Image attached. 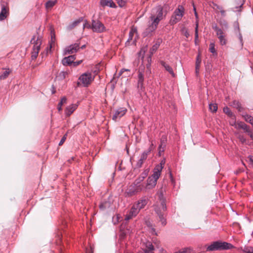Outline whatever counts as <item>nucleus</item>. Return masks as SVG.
I'll list each match as a JSON object with an SVG mask.
<instances>
[{"label": "nucleus", "mask_w": 253, "mask_h": 253, "mask_svg": "<svg viewBox=\"0 0 253 253\" xmlns=\"http://www.w3.org/2000/svg\"><path fill=\"white\" fill-rule=\"evenodd\" d=\"M166 14L164 15L163 8L161 5H158L152 10L149 17L148 25L145 31L143 32V37L151 36L157 28L160 21L163 20Z\"/></svg>", "instance_id": "nucleus-1"}, {"label": "nucleus", "mask_w": 253, "mask_h": 253, "mask_svg": "<svg viewBox=\"0 0 253 253\" xmlns=\"http://www.w3.org/2000/svg\"><path fill=\"white\" fill-rule=\"evenodd\" d=\"M158 200L154 205V209L158 216V220L161 222L162 226L167 224L166 214L167 210L166 200L164 197L163 189H161L157 193Z\"/></svg>", "instance_id": "nucleus-2"}, {"label": "nucleus", "mask_w": 253, "mask_h": 253, "mask_svg": "<svg viewBox=\"0 0 253 253\" xmlns=\"http://www.w3.org/2000/svg\"><path fill=\"white\" fill-rule=\"evenodd\" d=\"M234 247L230 243L226 242L217 241L212 242L207 248V251H215L230 250L234 248Z\"/></svg>", "instance_id": "nucleus-3"}, {"label": "nucleus", "mask_w": 253, "mask_h": 253, "mask_svg": "<svg viewBox=\"0 0 253 253\" xmlns=\"http://www.w3.org/2000/svg\"><path fill=\"white\" fill-rule=\"evenodd\" d=\"M184 13V8L182 5H178V7L174 10L169 20V24L173 25L180 21L183 17Z\"/></svg>", "instance_id": "nucleus-4"}, {"label": "nucleus", "mask_w": 253, "mask_h": 253, "mask_svg": "<svg viewBox=\"0 0 253 253\" xmlns=\"http://www.w3.org/2000/svg\"><path fill=\"white\" fill-rule=\"evenodd\" d=\"M213 29L216 32V35L219 39L220 44L222 45L226 44L227 42V34L223 29L219 28L217 25L212 27Z\"/></svg>", "instance_id": "nucleus-5"}, {"label": "nucleus", "mask_w": 253, "mask_h": 253, "mask_svg": "<svg viewBox=\"0 0 253 253\" xmlns=\"http://www.w3.org/2000/svg\"><path fill=\"white\" fill-rule=\"evenodd\" d=\"M31 42L34 44V46L33 47V51L31 53V59L32 60H35L38 56V54L41 48V45L42 44V41L38 38L36 41L35 37L34 36L31 40Z\"/></svg>", "instance_id": "nucleus-6"}, {"label": "nucleus", "mask_w": 253, "mask_h": 253, "mask_svg": "<svg viewBox=\"0 0 253 253\" xmlns=\"http://www.w3.org/2000/svg\"><path fill=\"white\" fill-rule=\"evenodd\" d=\"M94 80V77L92 76L91 73H85L82 74L79 78L80 82L78 83L79 85L81 83L84 86H88Z\"/></svg>", "instance_id": "nucleus-7"}, {"label": "nucleus", "mask_w": 253, "mask_h": 253, "mask_svg": "<svg viewBox=\"0 0 253 253\" xmlns=\"http://www.w3.org/2000/svg\"><path fill=\"white\" fill-rule=\"evenodd\" d=\"M91 28L93 32L96 33H103L106 31V28L104 24L99 20H92Z\"/></svg>", "instance_id": "nucleus-8"}, {"label": "nucleus", "mask_w": 253, "mask_h": 253, "mask_svg": "<svg viewBox=\"0 0 253 253\" xmlns=\"http://www.w3.org/2000/svg\"><path fill=\"white\" fill-rule=\"evenodd\" d=\"M1 10L0 12V20L5 19L9 14V8L7 2L2 1L1 3Z\"/></svg>", "instance_id": "nucleus-9"}, {"label": "nucleus", "mask_w": 253, "mask_h": 253, "mask_svg": "<svg viewBox=\"0 0 253 253\" xmlns=\"http://www.w3.org/2000/svg\"><path fill=\"white\" fill-rule=\"evenodd\" d=\"M79 48V43L71 44L65 48V54H70L77 52Z\"/></svg>", "instance_id": "nucleus-10"}, {"label": "nucleus", "mask_w": 253, "mask_h": 253, "mask_svg": "<svg viewBox=\"0 0 253 253\" xmlns=\"http://www.w3.org/2000/svg\"><path fill=\"white\" fill-rule=\"evenodd\" d=\"M139 211H140L133 204L129 212L126 215L125 220H128L131 219L132 217L136 216L139 212Z\"/></svg>", "instance_id": "nucleus-11"}, {"label": "nucleus", "mask_w": 253, "mask_h": 253, "mask_svg": "<svg viewBox=\"0 0 253 253\" xmlns=\"http://www.w3.org/2000/svg\"><path fill=\"white\" fill-rule=\"evenodd\" d=\"M148 199L144 197L139 199L136 203L134 204V206L140 211L141 209H143L147 204Z\"/></svg>", "instance_id": "nucleus-12"}, {"label": "nucleus", "mask_w": 253, "mask_h": 253, "mask_svg": "<svg viewBox=\"0 0 253 253\" xmlns=\"http://www.w3.org/2000/svg\"><path fill=\"white\" fill-rule=\"evenodd\" d=\"M167 142V137L166 135H163L160 139V144L159 146V154L160 156L161 153L164 152L166 147V143Z\"/></svg>", "instance_id": "nucleus-13"}, {"label": "nucleus", "mask_w": 253, "mask_h": 253, "mask_svg": "<svg viewBox=\"0 0 253 253\" xmlns=\"http://www.w3.org/2000/svg\"><path fill=\"white\" fill-rule=\"evenodd\" d=\"M126 112V109L125 108H120L115 111V114L113 116L112 119L114 121H117L118 119L123 116Z\"/></svg>", "instance_id": "nucleus-14"}, {"label": "nucleus", "mask_w": 253, "mask_h": 253, "mask_svg": "<svg viewBox=\"0 0 253 253\" xmlns=\"http://www.w3.org/2000/svg\"><path fill=\"white\" fill-rule=\"evenodd\" d=\"M157 180L154 178L149 176L147 180V184L145 187L146 189L153 188L157 184Z\"/></svg>", "instance_id": "nucleus-15"}, {"label": "nucleus", "mask_w": 253, "mask_h": 253, "mask_svg": "<svg viewBox=\"0 0 253 253\" xmlns=\"http://www.w3.org/2000/svg\"><path fill=\"white\" fill-rule=\"evenodd\" d=\"M144 253H154V247L151 242L148 241L145 243V247L143 249Z\"/></svg>", "instance_id": "nucleus-16"}, {"label": "nucleus", "mask_w": 253, "mask_h": 253, "mask_svg": "<svg viewBox=\"0 0 253 253\" xmlns=\"http://www.w3.org/2000/svg\"><path fill=\"white\" fill-rule=\"evenodd\" d=\"M138 80L137 87L139 90L143 91V89L144 88V85H143L144 75L142 74V73L139 71L138 72Z\"/></svg>", "instance_id": "nucleus-17"}, {"label": "nucleus", "mask_w": 253, "mask_h": 253, "mask_svg": "<svg viewBox=\"0 0 253 253\" xmlns=\"http://www.w3.org/2000/svg\"><path fill=\"white\" fill-rule=\"evenodd\" d=\"M162 170V167L161 166H156L154 168L153 174L151 176V177L157 180L161 175Z\"/></svg>", "instance_id": "nucleus-18"}, {"label": "nucleus", "mask_w": 253, "mask_h": 253, "mask_svg": "<svg viewBox=\"0 0 253 253\" xmlns=\"http://www.w3.org/2000/svg\"><path fill=\"white\" fill-rule=\"evenodd\" d=\"M78 105L76 104H72L68 106L65 109L66 116H70L74 111L77 108Z\"/></svg>", "instance_id": "nucleus-19"}, {"label": "nucleus", "mask_w": 253, "mask_h": 253, "mask_svg": "<svg viewBox=\"0 0 253 253\" xmlns=\"http://www.w3.org/2000/svg\"><path fill=\"white\" fill-rule=\"evenodd\" d=\"M137 194L134 186H130L125 192L126 197H131Z\"/></svg>", "instance_id": "nucleus-20"}, {"label": "nucleus", "mask_w": 253, "mask_h": 253, "mask_svg": "<svg viewBox=\"0 0 253 253\" xmlns=\"http://www.w3.org/2000/svg\"><path fill=\"white\" fill-rule=\"evenodd\" d=\"M75 59L74 55H70L68 57H65L62 61V64L64 65H69L73 64L74 61Z\"/></svg>", "instance_id": "nucleus-21"}, {"label": "nucleus", "mask_w": 253, "mask_h": 253, "mask_svg": "<svg viewBox=\"0 0 253 253\" xmlns=\"http://www.w3.org/2000/svg\"><path fill=\"white\" fill-rule=\"evenodd\" d=\"M161 65L164 67L165 69L168 71L173 77H175V74L172 68L164 61H160Z\"/></svg>", "instance_id": "nucleus-22"}, {"label": "nucleus", "mask_w": 253, "mask_h": 253, "mask_svg": "<svg viewBox=\"0 0 253 253\" xmlns=\"http://www.w3.org/2000/svg\"><path fill=\"white\" fill-rule=\"evenodd\" d=\"M101 5L103 7L109 6L110 7H115L116 4L113 0H101L100 1Z\"/></svg>", "instance_id": "nucleus-23"}, {"label": "nucleus", "mask_w": 253, "mask_h": 253, "mask_svg": "<svg viewBox=\"0 0 253 253\" xmlns=\"http://www.w3.org/2000/svg\"><path fill=\"white\" fill-rule=\"evenodd\" d=\"M148 157V155L147 153H144V152L142 153L140 159L137 162L136 165V167L137 168H140L142 167L144 162L146 160Z\"/></svg>", "instance_id": "nucleus-24"}, {"label": "nucleus", "mask_w": 253, "mask_h": 253, "mask_svg": "<svg viewBox=\"0 0 253 253\" xmlns=\"http://www.w3.org/2000/svg\"><path fill=\"white\" fill-rule=\"evenodd\" d=\"M83 20V18L82 17L79 18L78 19L74 21L72 23L70 24L67 26V29L68 30H71L77 26L80 23H81Z\"/></svg>", "instance_id": "nucleus-25"}, {"label": "nucleus", "mask_w": 253, "mask_h": 253, "mask_svg": "<svg viewBox=\"0 0 253 253\" xmlns=\"http://www.w3.org/2000/svg\"><path fill=\"white\" fill-rule=\"evenodd\" d=\"M162 42L161 39H158L156 42L153 45L152 47L150 50V58H151V56L154 54V53L159 48L160 43Z\"/></svg>", "instance_id": "nucleus-26"}, {"label": "nucleus", "mask_w": 253, "mask_h": 253, "mask_svg": "<svg viewBox=\"0 0 253 253\" xmlns=\"http://www.w3.org/2000/svg\"><path fill=\"white\" fill-rule=\"evenodd\" d=\"M231 104V105L236 108L239 112H242L244 110V108L242 107L241 104L238 101L234 100Z\"/></svg>", "instance_id": "nucleus-27"}, {"label": "nucleus", "mask_w": 253, "mask_h": 253, "mask_svg": "<svg viewBox=\"0 0 253 253\" xmlns=\"http://www.w3.org/2000/svg\"><path fill=\"white\" fill-rule=\"evenodd\" d=\"M236 127L237 128H242L245 130L246 132H247V130L249 129V126H247L244 122H241L236 125Z\"/></svg>", "instance_id": "nucleus-28"}, {"label": "nucleus", "mask_w": 253, "mask_h": 253, "mask_svg": "<svg viewBox=\"0 0 253 253\" xmlns=\"http://www.w3.org/2000/svg\"><path fill=\"white\" fill-rule=\"evenodd\" d=\"M10 72L11 71L9 70V69H7L0 75V80H3L6 79L8 77Z\"/></svg>", "instance_id": "nucleus-29"}, {"label": "nucleus", "mask_w": 253, "mask_h": 253, "mask_svg": "<svg viewBox=\"0 0 253 253\" xmlns=\"http://www.w3.org/2000/svg\"><path fill=\"white\" fill-rule=\"evenodd\" d=\"M110 206V203L108 201H105L101 203L99 205V208L100 210H104L107 208H108Z\"/></svg>", "instance_id": "nucleus-30"}, {"label": "nucleus", "mask_w": 253, "mask_h": 253, "mask_svg": "<svg viewBox=\"0 0 253 253\" xmlns=\"http://www.w3.org/2000/svg\"><path fill=\"white\" fill-rule=\"evenodd\" d=\"M219 24L221 26V29L223 30V31H225V30L227 29L228 28V24L227 22L224 19H221L219 22Z\"/></svg>", "instance_id": "nucleus-31"}, {"label": "nucleus", "mask_w": 253, "mask_h": 253, "mask_svg": "<svg viewBox=\"0 0 253 253\" xmlns=\"http://www.w3.org/2000/svg\"><path fill=\"white\" fill-rule=\"evenodd\" d=\"M56 0H48L45 3V7L47 9H51L56 3Z\"/></svg>", "instance_id": "nucleus-32"}, {"label": "nucleus", "mask_w": 253, "mask_h": 253, "mask_svg": "<svg viewBox=\"0 0 253 253\" xmlns=\"http://www.w3.org/2000/svg\"><path fill=\"white\" fill-rule=\"evenodd\" d=\"M241 250L245 253H253V247L245 246L244 248L241 247Z\"/></svg>", "instance_id": "nucleus-33"}, {"label": "nucleus", "mask_w": 253, "mask_h": 253, "mask_svg": "<svg viewBox=\"0 0 253 253\" xmlns=\"http://www.w3.org/2000/svg\"><path fill=\"white\" fill-rule=\"evenodd\" d=\"M243 117L246 122L249 123L252 126H253V117L252 116L248 114H245L243 115Z\"/></svg>", "instance_id": "nucleus-34"}, {"label": "nucleus", "mask_w": 253, "mask_h": 253, "mask_svg": "<svg viewBox=\"0 0 253 253\" xmlns=\"http://www.w3.org/2000/svg\"><path fill=\"white\" fill-rule=\"evenodd\" d=\"M209 109L212 112H216L217 110V105L216 103L209 104Z\"/></svg>", "instance_id": "nucleus-35"}, {"label": "nucleus", "mask_w": 253, "mask_h": 253, "mask_svg": "<svg viewBox=\"0 0 253 253\" xmlns=\"http://www.w3.org/2000/svg\"><path fill=\"white\" fill-rule=\"evenodd\" d=\"M223 112L224 113H225L226 114H227V115L231 117H234L233 113L231 111V110L228 107H224Z\"/></svg>", "instance_id": "nucleus-36"}, {"label": "nucleus", "mask_w": 253, "mask_h": 253, "mask_svg": "<svg viewBox=\"0 0 253 253\" xmlns=\"http://www.w3.org/2000/svg\"><path fill=\"white\" fill-rule=\"evenodd\" d=\"M209 50L213 54L217 55V52L214 48V43L213 42H211L210 44Z\"/></svg>", "instance_id": "nucleus-37"}, {"label": "nucleus", "mask_w": 253, "mask_h": 253, "mask_svg": "<svg viewBox=\"0 0 253 253\" xmlns=\"http://www.w3.org/2000/svg\"><path fill=\"white\" fill-rule=\"evenodd\" d=\"M155 147V146L154 143H153V141H151V143L149 148L147 150L144 151V152L147 153V154L148 155L150 153V152L154 149Z\"/></svg>", "instance_id": "nucleus-38"}, {"label": "nucleus", "mask_w": 253, "mask_h": 253, "mask_svg": "<svg viewBox=\"0 0 253 253\" xmlns=\"http://www.w3.org/2000/svg\"><path fill=\"white\" fill-rule=\"evenodd\" d=\"M134 186L137 193L142 191L145 188L143 184H138L137 185H134Z\"/></svg>", "instance_id": "nucleus-39"}, {"label": "nucleus", "mask_w": 253, "mask_h": 253, "mask_svg": "<svg viewBox=\"0 0 253 253\" xmlns=\"http://www.w3.org/2000/svg\"><path fill=\"white\" fill-rule=\"evenodd\" d=\"M198 39V22H196V27H195V43H197V41Z\"/></svg>", "instance_id": "nucleus-40"}, {"label": "nucleus", "mask_w": 253, "mask_h": 253, "mask_svg": "<svg viewBox=\"0 0 253 253\" xmlns=\"http://www.w3.org/2000/svg\"><path fill=\"white\" fill-rule=\"evenodd\" d=\"M191 250L189 248H184L174 253H191Z\"/></svg>", "instance_id": "nucleus-41"}, {"label": "nucleus", "mask_w": 253, "mask_h": 253, "mask_svg": "<svg viewBox=\"0 0 253 253\" xmlns=\"http://www.w3.org/2000/svg\"><path fill=\"white\" fill-rule=\"evenodd\" d=\"M209 5L210 6H211V7H212L214 9L215 8V7H216V8L218 10L222 9V7L218 5L217 4L215 3L214 2H213L212 1L210 2Z\"/></svg>", "instance_id": "nucleus-42"}, {"label": "nucleus", "mask_w": 253, "mask_h": 253, "mask_svg": "<svg viewBox=\"0 0 253 253\" xmlns=\"http://www.w3.org/2000/svg\"><path fill=\"white\" fill-rule=\"evenodd\" d=\"M143 180H144V177L140 176L135 180V181L134 182V184L135 185H137L138 184H140L141 182Z\"/></svg>", "instance_id": "nucleus-43"}, {"label": "nucleus", "mask_w": 253, "mask_h": 253, "mask_svg": "<svg viewBox=\"0 0 253 253\" xmlns=\"http://www.w3.org/2000/svg\"><path fill=\"white\" fill-rule=\"evenodd\" d=\"M117 3L120 7H123L125 5L126 0H116Z\"/></svg>", "instance_id": "nucleus-44"}, {"label": "nucleus", "mask_w": 253, "mask_h": 253, "mask_svg": "<svg viewBox=\"0 0 253 253\" xmlns=\"http://www.w3.org/2000/svg\"><path fill=\"white\" fill-rule=\"evenodd\" d=\"M134 33V31L132 29L131 30V31L129 33V37L127 39V42H129L130 41L132 40L133 37Z\"/></svg>", "instance_id": "nucleus-45"}, {"label": "nucleus", "mask_w": 253, "mask_h": 253, "mask_svg": "<svg viewBox=\"0 0 253 253\" xmlns=\"http://www.w3.org/2000/svg\"><path fill=\"white\" fill-rule=\"evenodd\" d=\"M67 133H66L65 134H64V135L63 136V137L61 139L60 142L59 143V146L63 145V144L64 143V142H65V141L66 140V139L67 138Z\"/></svg>", "instance_id": "nucleus-46"}, {"label": "nucleus", "mask_w": 253, "mask_h": 253, "mask_svg": "<svg viewBox=\"0 0 253 253\" xmlns=\"http://www.w3.org/2000/svg\"><path fill=\"white\" fill-rule=\"evenodd\" d=\"M246 132L248 133V134L250 136L252 139L253 140V130H252L249 128Z\"/></svg>", "instance_id": "nucleus-47"}, {"label": "nucleus", "mask_w": 253, "mask_h": 253, "mask_svg": "<svg viewBox=\"0 0 253 253\" xmlns=\"http://www.w3.org/2000/svg\"><path fill=\"white\" fill-rule=\"evenodd\" d=\"M201 62V60L200 58V55H198L197 57L196 65H198V66H200Z\"/></svg>", "instance_id": "nucleus-48"}, {"label": "nucleus", "mask_w": 253, "mask_h": 253, "mask_svg": "<svg viewBox=\"0 0 253 253\" xmlns=\"http://www.w3.org/2000/svg\"><path fill=\"white\" fill-rule=\"evenodd\" d=\"M67 74V72L63 71L60 73L59 76L61 77L62 79H65Z\"/></svg>", "instance_id": "nucleus-49"}, {"label": "nucleus", "mask_w": 253, "mask_h": 253, "mask_svg": "<svg viewBox=\"0 0 253 253\" xmlns=\"http://www.w3.org/2000/svg\"><path fill=\"white\" fill-rule=\"evenodd\" d=\"M239 139L242 143H245L246 141V139L244 137L243 135H239Z\"/></svg>", "instance_id": "nucleus-50"}, {"label": "nucleus", "mask_w": 253, "mask_h": 253, "mask_svg": "<svg viewBox=\"0 0 253 253\" xmlns=\"http://www.w3.org/2000/svg\"><path fill=\"white\" fill-rule=\"evenodd\" d=\"M165 163H166V160H165V159H163L161 161L160 164L159 165H157V166H161L162 167V169H163V167H164V166Z\"/></svg>", "instance_id": "nucleus-51"}, {"label": "nucleus", "mask_w": 253, "mask_h": 253, "mask_svg": "<svg viewBox=\"0 0 253 253\" xmlns=\"http://www.w3.org/2000/svg\"><path fill=\"white\" fill-rule=\"evenodd\" d=\"M66 102H67V98L65 96L62 97L61 99V100L60 101V102L63 104L64 103H66Z\"/></svg>", "instance_id": "nucleus-52"}, {"label": "nucleus", "mask_w": 253, "mask_h": 253, "mask_svg": "<svg viewBox=\"0 0 253 253\" xmlns=\"http://www.w3.org/2000/svg\"><path fill=\"white\" fill-rule=\"evenodd\" d=\"M200 67V66H199L198 65H196L195 72H196V74L197 76H198V75L199 74Z\"/></svg>", "instance_id": "nucleus-53"}, {"label": "nucleus", "mask_w": 253, "mask_h": 253, "mask_svg": "<svg viewBox=\"0 0 253 253\" xmlns=\"http://www.w3.org/2000/svg\"><path fill=\"white\" fill-rule=\"evenodd\" d=\"M82 62V60H80V61H76V62H73V66L76 67L78 65H79V64H80Z\"/></svg>", "instance_id": "nucleus-54"}, {"label": "nucleus", "mask_w": 253, "mask_h": 253, "mask_svg": "<svg viewBox=\"0 0 253 253\" xmlns=\"http://www.w3.org/2000/svg\"><path fill=\"white\" fill-rule=\"evenodd\" d=\"M93 248L90 246L89 249H86V253H93Z\"/></svg>", "instance_id": "nucleus-55"}, {"label": "nucleus", "mask_w": 253, "mask_h": 253, "mask_svg": "<svg viewBox=\"0 0 253 253\" xmlns=\"http://www.w3.org/2000/svg\"><path fill=\"white\" fill-rule=\"evenodd\" d=\"M63 105V104H62L60 102H59L58 104L57 109L59 111H61L62 109V106Z\"/></svg>", "instance_id": "nucleus-56"}, {"label": "nucleus", "mask_w": 253, "mask_h": 253, "mask_svg": "<svg viewBox=\"0 0 253 253\" xmlns=\"http://www.w3.org/2000/svg\"><path fill=\"white\" fill-rule=\"evenodd\" d=\"M148 171L146 169L145 170L144 172H143L142 173V176L141 177H144V179L145 178V177H146V176L147 175V174H148Z\"/></svg>", "instance_id": "nucleus-57"}, {"label": "nucleus", "mask_w": 253, "mask_h": 253, "mask_svg": "<svg viewBox=\"0 0 253 253\" xmlns=\"http://www.w3.org/2000/svg\"><path fill=\"white\" fill-rule=\"evenodd\" d=\"M221 14L222 16L224 17L225 16V11L223 10L222 8L221 9H219Z\"/></svg>", "instance_id": "nucleus-58"}, {"label": "nucleus", "mask_w": 253, "mask_h": 253, "mask_svg": "<svg viewBox=\"0 0 253 253\" xmlns=\"http://www.w3.org/2000/svg\"><path fill=\"white\" fill-rule=\"evenodd\" d=\"M52 94H54L55 92H56V89H55V87L54 86V85H52Z\"/></svg>", "instance_id": "nucleus-59"}, {"label": "nucleus", "mask_w": 253, "mask_h": 253, "mask_svg": "<svg viewBox=\"0 0 253 253\" xmlns=\"http://www.w3.org/2000/svg\"><path fill=\"white\" fill-rule=\"evenodd\" d=\"M239 39L241 42H243V38H242V35L240 33H239Z\"/></svg>", "instance_id": "nucleus-60"}, {"label": "nucleus", "mask_w": 253, "mask_h": 253, "mask_svg": "<svg viewBox=\"0 0 253 253\" xmlns=\"http://www.w3.org/2000/svg\"><path fill=\"white\" fill-rule=\"evenodd\" d=\"M250 161L253 164V156H249Z\"/></svg>", "instance_id": "nucleus-61"}, {"label": "nucleus", "mask_w": 253, "mask_h": 253, "mask_svg": "<svg viewBox=\"0 0 253 253\" xmlns=\"http://www.w3.org/2000/svg\"><path fill=\"white\" fill-rule=\"evenodd\" d=\"M184 35L187 37L188 38V36H189V34L188 33V32L187 31V30H185V31L184 32Z\"/></svg>", "instance_id": "nucleus-62"}, {"label": "nucleus", "mask_w": 253, "mask_h": 253, "mask_svg": "<svg viewBox=\"0 0 253 253\" xmlns=\"http://www.w3.org/2000/svg\"><path fill=\"white\" fill-rule=\"evenodd\" d=\"M230 124L232 125V126H234V125H236V123H235V121L234 120H232V122H231L230 123Z\"/></svg>", "instance_id": "nucleus-63"}, {"label": "nucleus", "mask_w": 253, "mask_h": 253, "mask_svg": "<svg viewBox=\"0 0 253 253\" xmlns=\"http://www.w3.org/2000/svg\"><path fill=\"white\" fill-rule=\"evenodd\" d=\"M194 10L195 11V16H196V18H197L198 17V14H197V12L196 11V8L194 7Z\"/></svg>", "instance_id": "nucleus-64"}]
</instances>
